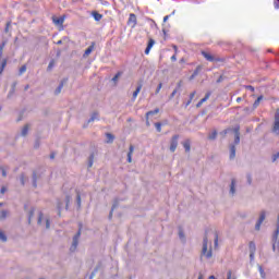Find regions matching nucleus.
<instances>
[{
  "label": "nucleus",
  "instance_id": "1",
  "mask_svg": "<svg viewBox=\"0 0 279 279\" xmlns=\"http://www.w3.org/2000/svg\"><path fill=\"white\" fill-rule=\"evenodd\" d=\"M201 256H204L205 258H213V245L208 241V235L204 236Z\"/></svg>",
  "mask_w": 279,
  "mask_h": 279
},
{
  "label": "nucleus",
  "instance_id": "2",
  "mask_svg": "<svg viewBox=\"0 0 279 279\" xmlns=\"http://www.w3.org/2000/svg\"><path fill=\"white\" fill-rule=\"evenodd\" d=\"M241 128L235 126L234 129H227L222 132L223 136H226V134H230V132H233L234 134V145H239V143H241V132H240Z\"/></svg>",
  "mask_w": 279,
  "mask_h": 279
},
{
  "label": "nucleus",
  "instance_id": "3",
  "mask_svg": "<svg viewBox=\"0 0 279 279\" xmlns=\"http://www.w3.org/2000/svg\"><path fill=\"white\" fill-rule=\"evenodd\" d=\"M37 223L38 226H45L46 230H49V228H51V222L49 221V217H45L43 213H39Z\"/></svg>",
  "mask_w": 279,
  "mask_h": 279
},
{
  "label": "nucleus",
  "instance_id": "4",
  "mask_svg": "<svg viewBox=\"0 0 279 279\" xmlns=\"http://www.w3.org/2000/svg\"><path fill=\"white\" fill-rule=\"evenodd\" d=\"M80 236H82V229H80L77 233L73 236L70 252H75V250H77V245H80Z\"/></svg>",
  "mask_w": 279,
  "mask_h": 279
},
{
  "label": "nucleus",
  "instance_id": "5",
  "mask_svg": "<svg viewBox=\"0 0 279 279\" xmlns=\"http://www.w3.org/2000/svg\"><path fill=\"white\" fill-rule=\"evenodd\" d=\"M272 133H275L276 136H279V109H277L275 113V121L272 124Z\"/></svg>",
  "mask_w": 279,
  "mask_h": 279
},
{
  "label": "nucleus",
  "instance_id": "6",
  "mask_svg": "<svg viewBox=\"0 0 279 279\" xmlns=\"http://www.w3.org/2000/svg\"><path fill=\"white\" fill-rule=\"evenodd\" d=\"M266 217H267L266 210H263L259 213V218L255 225V230H257V231L260 230V226H263V221H265Z\"/></svg>",
  "mask_w": 279,
  "mask_h": 279
},
{
  "label": "nucleus",
  "instance_id": "7",
  "mask_svg": "<svg viewBox=\"0 0 279 279\" xmlns=\"http://www.w3.org/2000/svg\"><path fill=\"white\" fill-rule=\"evenodd\" d=\"M178 138H180V135H173L170 142V151L173 154L175 149H178Z\"/></svg>",
  "mask_w": 279,
  "mask_h": 279
},
{
  "label": "nucleus",
  "instance_id": "8",
  "mask_svg": "<svg viewBox=\"0 0 279 279\" xmlns=\"http://www.w3.org/2000/svg\"><path fill=\"white\" fill-rule=\"evenodd\" d=\"M279 234L276 235V232L272 234V251L274 252H279Z\"/></svg>",
  "mask_w": 279,
  "mask_h": 279
},
{
  "label": "nucleus",
  "instance_id": "9",
  "mask_svg": "<svg viewBox=\"0 0 279 279\" xmlns=\"http://www.w3.org/2000/svg\"><path fill=\"white\" fill-rule=\"evenodd\" d=\"M229 151H230V160H234V158H236V146H234V144H231L229 146Z\"/></svg>",
  "mask_w": 279,
  "mask_h": 279
},
{
  "label": "nucleus",
  "instance_id": "10",
  "mask_svg": "<svg viewBox=\"0 0 279 279\" xmlns=\"http://www.w3.org/2000/svg\"><path fill=\"white\" fill-rule=\"evenodd\" d=\"M52 23H54V25L62 27V25H64V16H60V17H52Z\"/></svg>",
  "mask_w": 279,
  "mask_h": 279
},
{
  "label": "nucleus",
  "instance_id": "11",
  "mask_svg": "<svg viewBox=\"0 0 279 279\" xmlns=\"http://www.w3.org/2000/svg\"><path fill=\"white\" fill-rule=\"evenodd\" d=\"M93 51H95V43H92V45L85 50L83 58H88Z\"/></svg>",
  "mask_w": 279,
  "mask_h": 279
},
{
  "label": "nucleus",
  "instance_id": "12",
  "mask_svg": "<svg viewBox=\"0 0 279 279\" xmlns=\"http://www.w3.org/2000/svg\"><path fill=\"white\" fill-rule=\"evenodd\" d=\"M156 45V41L154 39H149L148 45L145 49L146 56H149V51H151V48Z\"/></svg>",
  "mask_w": 279,
  "mask_h": 279
},
{
  "label": "nucleus",
  "instance_id": "13",
  "mask_svg": "<svg viewBox=\"0 0 279 279\" xmlns=\"http://www.w3.org/2000/svg\"><path fill=\"white\" fill-rule=\"evenodd\" d=\"M202 56L207 59L208 62H215V57H213V54L206 52V51H203L202 52Z\"/></svg>",
  "mask_w": 279,
  "mask_h": 279
},
{
  "label": "nucleus",
  "instance_id": "14",
  "mask_svg": "<svg viewBox=\"0 0 279 279\" xmlns=\"http://www.w3.org/2000/svg\"><path fill=\"white\" fill-rule=\"evenodd\" d=\"M95 121H99V113L98 112H94L90 118L88 119L87 123H93Z\"/></svg>",
  "mask_w": 279,
  "mask_h": 279
},
{
  "label": "nucleus",
  "instance_id": "15",
  "mask_svg": "<svg viewBox=\"0 0 279 279\" xmlns=\"http://www.w3.org/2000/svg\"><path fill=\"white\" fill-rule=\"evenodd\" d=\"M179 239L182 243H186V235L184 234V230H182V228H179Z\"/></svg>",
  "mask_w": 279,
  "mask_h": 279
},
{
  "label": "nucleus",
  "instance_id": "16",
  "mask_svg": "<svg viewBox=\"0 0 279 279\" xmlns=\"http://www.w3.org/2000/svg\"><path fill=\"white\" fill-rule=\"evenodd\" d=\"M234 193H236V181L233 179L230 185V195H234Z\"/></svg>",
  "mask_w": 279,
  "mask_h": 279
},
{
  "label": "nucleus",
  "instance_id": "17",
  "mask_svg": "<svg viewBox=\"0 0 279 279\" xmlns=\"http://www.w3.org/2000/svg\"><path fill=\"white\" fill-rule=\"evenodd\" d=\"M199 71H202V65H198L195 71L193 72V74L190 76V81L195 80V77H197V75H199Z\"/></svg>",
  "mask_w": 279,
  "mask_h": 279
},
{
  "label": "nucleus",
  "instance_id": "18",
  "mask_svg": "<svg viewBox=\"0 0 279 279\" xmlns=\"http://www.w3.org/2000/svg\"><path fill=\"white\" fill-rule=\"evenodd\" d=\"M134 154V145H130L128 153V162H132V155Z\"/></svg>",
  "mask_w": 279,
  "mask_h": 279
},
{
  "label": "nucleus",
  "instance_id": "19",
  "mask_svg": "<svg viewBox=\"0 0 279 279\" xmlns=\"http://www.w3.org/2000/svg\"><path fill=\"white\" fill-rule=\"evenodd\" d=\"M143 88V85H138L135 89V92L133 93V101H136V97H138V94L141 93Z\"/></svg>",
  "mask_w": 279,
  "mask_h": 279
},
{
  "label": "nucleus",
  "instance_id": "20",
  "mask_svg": "<svg viewBox=\"0 0 279 279\" xmlns=\"http://www.w3.org/2000/svg\"><path fill=\"white\" fill-rule=\"evenodd\" d=\"M129 23H132L133 27L136 26V14H134V13L130 14Z\"/></svg>",
  "mask_w": 279,
  "mask_h": 279
},
{
  "label": "nucleus",
  "instance_id": "21",
  "mask_svg": "<svg viewBox=\"0 0 279 279\" xmlns=\"http://www.w3.org/2000/svg\"><path fill=\"white\" fill-rule=\"evenodd\" d=\"M29 132V124H25L21 131V136H27Z\"/></svg>",
  "mask_w": 279,
  "mask_h": 279
},
{
  "label": "nucleus",
  "instance_id": "22",
  "mask_svg": "<svg viewBox=\"0 0 279 279\" xmlns=\"http://www.w3.org/2000/svg\"><path fill=\"white\" fill-rule=\"evenodd\" d=\"M62 88H64L63 82H61L60 85L57 87V89L54 90V95H60V93H62Z\"/></svg>",
  "mask_w": 279,
  "mask_h": 279
},
{
  "label": "nucleus",
  "instance_id": "23",
  "mask_svg": "<svg viewBox=\"0 0 279 279\" xmlns=\"http://www.w3.org/2000/svg\"><path fill=\"white\" fill-rule=\"evenodd\" d=\"M76 205L77 208H82V196L80 195V192L76 194Z\"/></svg>",
  "mask_w": 279,
  "mask_h": 279
},
{
  "label": "nucleus",
  "instance_id": "24",
  "mask_svg": "<svg viewBox=\"0 0 279 279\" xmlns=\"http://www.w3.org/2000/svg\"><path fill=\"white\" fill-rule=\"evenodd\" d=\"M158 112H160V109H155V110H153V111H148V112L146 113V117H147V119H149V117H151V116H154V114H158Z\"/></svg>",
  "mask_w": 279,
  "mask_h": 279
},
{
  "label": "nucleus",
  "instance_id": "25",
  "mask_svg": "<svg viewBox=\"0 0 279 279\" xmlns=\"http://www.w3.org/2000/svg\"><path fill=\"white\" fill-rule=\"evenodd\" d=\"M107 137V143H113L114 141V135H112L111 133H107L106 134Z\"/></svg>",
  "mask_w": 279,
  "mask_h": 279
},
{
  "label": "nucleus",
  "instance_id": "26",
  "mask_svg": "<svg viewBox=\"0 0 279 279\" xmlns=\"http://www.w3.org/2000/svg\"><path fill=\"white\" fill-rule=\"evenodd\" d=\"M210 95H213V93L207 92L206 95H205V97H204L203 99H201V101H202L203 104H206V101H208V99H210Z\"/></svg>",
  "mask_w": 279,
  "mask_h": 279
},
{
  "label": "nucleus",
  "instance_id": "27",
  "mask_svg": "<svg viewBox=\"0 0 279 279\" xmlns=\"http://www.w3.org/2000/svg\"><path fill=\"white\" fill-rule=\"evenodd\" d=\"M8 65V61L4 59L2 62H1V66H0V75L1 73H3L5 66Z\"/></svg>",
  "mask_w": 279,
  "mask_h": 279
},
{
  "label": "nucleus",
  "instance_id": "28",
  "mask_svg": "<svg viewBox=\"0 0 279 279\" xmlns=\"http://www.w3.org/2000/svg\"><path fill=\"white\" fill-rule=\"evenodd\" d=\"M208 138L209 141H215V138H217V131H213L211 133H209Z\"/></svg>",
  "mask_w": 279,
  "mask_h": 279
},
{
  "label": "nucleus",
  "instance_id": "29",
  "mask_svg": "<svg viewBox=\"0 0 279 279\" xmlns=\"http://www.w3.org/2000/svg\"><path fill=\"white\" fill-rule=\"evenodd\" d=\"M0 241H2L3 243L8 241V236H5V233L2 230H0Z\"/></svg>",
  "mask_w": 279,
  "mask_h": 279
},
{
  "label": "nucleus",
  "instance_id": "30",
  "mask_svg": "<svg viewBox=\"0 0 279 279\" xmlns=\"http://www.w3.org/2000/svg\"><path fill=\"white\" fill-rule=\"evenodd\" d=\"M263 99V96H259L256 100H255V102L253 104V107L254 108H258V106H260V100Z\"/></svg>",
  "mask_w": 279,
  "mask_h": 279
},
{
  "label": "nucleus",
  "instance_id": "31",
  "mask_svg": "<svg viewBox=\"0 0 279 279\" xmlns=\"http://www.w3.org/2000/svg\"><path fill=\"white\" fill-rule=\"evenodd\" d=\"M183 147H184L185 151H187V153L191 151V143L184 142Z\"/></svg>",
  "mask_w": 279,
  "mask_h": 279
},
{
  "label": "nucleus",
  "instance_id": "32",
  "mask_svg": "<svg viewBox=\"0 0 279 279\" xmlns=\"http://www.w3.org/2000/svg\"><path fill=\"white\" fill-rule=\"evenodd\" d=\"M276 234L275 236H277V234H279V213L277 215V225H276V230H275Z\"/></svg>",
  "mask_w": 279,
  "mask_h": 279
},
{
  "label": "nucleus",
  "instance_id": "33",
  "mask_svg": "<svg viewBox=\"0 0 279 279\" xmlns=\"http://www.w3.org/2000/svg\"><path fill=\"white\" fill-rule=\"evenodd\" d=\"M155 128H156L157 132H162V124L160 122H156Z\"/></svg>",
  "mask_w": 279,
  "mask_h": 279
},
{
  "label": "nucleus",
  "instance_id": "34",
  "mask_svg": "<svg viewBox=\"0 0 279 279\" xmlns=\"http://www.w3.org/2000/svg\"><path fill=\"white\" fill-rule=\"evenodd\" d=\"M250 252L256 253V244L254 242H250Z\"/></svg>",
  "mask_w": 279,
  "mask_h": 279
},
{
  "label": "nucleus",
  "instance_id": "35",
  "mask_svg": "<svg viewBox=\"0 0 279 279\" xmlns=\"http://www.w3.org/2000/svg\"><path fill=\"white\" fill-rule=\"evenodd\" d=\"M8 218V210H2L0 213V219H7Z\"/></svg>",
  "mask_w": 279,
  "mask_h": 279
},
{
  "label": "nucleus",
  "instance_id": "36",
  "mask_svg": "<svg viewBox=\"0 0 279 279\" xmlns=\"http://www.w3.org/2000/svg\"><path fill=\"white\" fill-rule=\"evenodd\" d=\"M94 19H95V21H101L102 15L99 14V13H97V12H95V13H94Z\"/></svg>",
  "mask_w": 279,
  "mask_h": 279
},
{
  "label": "nucleus",
  "instance_id": "37",
  "mask_svg": "<svg viewBox=\"0 0 279 279\" xmlns=\"http://www.w3.org/2000/svg\"><path fill=\"white\" fill-rule=\"evenodd\" d=\"M258 269H259L260 277L265 279L266 274H265V270L263 269V266H258Z\"/></svg>",
  "mask_w": 279,
  "mask_h": 279
},
{
  "label": "nucleus",
  "instance_id": "38",
  "mask_svg": "<svg viewBox=\"0 0 279 279\" xmlns=\"http://www.w3.org/2000/svg\"><path fill=\"white\" fill-rule=\"evenodd\" d=\"M122 73L121 72H118L113 78H112V82H118L119 81V77H121Z\"/></svg>",
  "mask_w": 279,
  "mask_h": 279
},
{
  "label": "nucleus",
  "instance_id": "39",
  "mask_svg": "<svg viewBox=\"0 0 279 279\" xmlns=\"http://www.w3.org/2000/svg\"><path fill=\"white\" fill-rule=\"evenodd\" d=\"M117 206H119V204L116 202L113 205H112V208H111V211L109 214V217L112 218V213H114V208H117Z\"/></svg>",
  "mask_w": 279,
  "mask_h": 279
},
{
  "label": "nucleus",
  "instance_id": "40",
  "mask_svg": "<svg viewBox=\"0 0 279 279\" xmlns=\"http://www.w3.org/2000/svg\"><path fill=\"white\" fill-rule=\"evenodd\" d=\"M160 90H162V83H159L156 90H155V95H158V93H160Z\"/></svg>",
  "mask_w": 279,
  "mask_h": 279
},
{
  "label": "nucleus",
  "instance_id": "41",
  "mask_svg": "<svg viewBox=\"0 0 279 279\" xmlns=\"http://www.w3.org/2000/svg\"><path fill=\"white\" fill-rule=\"evenodd\" d=\"M25 71H27V65H22L20 68V75H23V73H25Z\"/></svg>",
  "mask_w": 279,
  "mask_h": 279
},
{
  "label": "nucleus",
  "instance_id": "42",
  "mask_svg": "<svg viewBox=\"0 0 279 279\" xmlns=\"http://www.w3.org/2000/svg\"><path fill=\"white\" fill-rule=\"evenodd\" d=\"M214 245H215V247H217L219 245V236L217 235V233H215Z\"/></svg>",
  "mask_w": 279,
  "mask_h": 279
},
{
  "label": "nucleus",
  "instance_id": "43",
  "mask_svg": "<svg viewBox=\"0 0 279 279\" xmlns=\"http://www.w3.org/2000/svg\"><path fill=\"white\" fill-rule=\"evenodd\" d=\"M34 217V209H31L28 215V223H32V218Z\"/></svg>",
  "mask_w": 279,
  "mask_h": 279
},
{
  "label": "nucleus",
  "instance_id": "44",
  "mask_svg": "<svg viewBox=\"0 0 279 279\" xmlns=\"http://www.w3.org/2000/svg\"><path fill=\"white\" fill-rule=\"evenodd\" d=\"M279 159V151L277 154H274L271 157L272 162H276V160Z\"/></svg>",
  "mask_w": 279,
  "mask_h": 279
},
{
  "label": "nucleus",
  "instance_id": "45",
  "mask_svg": "<svg viewBox=\"0 0 279 279\" xmlns=\"http://www.w3.org/2000/svg\"><path fill=\"white\" fill-rule=\"evenodd\" d=\"M57 208H58L59 215H60V210H62V202H60V201L57 202Z\"/></svg>",
  "mask_w": 279,
  "mask_h": 279
},
{
  "label": "nucleus",
  "instance_id": "46",
  "mask_svg": "<svg viewBox=\"0 0 279 279\" xmlns=\"http://www.w3.org/2000/svg\"><path fill=\"white\" fill-rule=\"evenodd\" d=\"M175 95H178V89H174V90L171 93L169 99H173V97H175Z\"/></svg>",
  "mask_w": 279,
  "mask_h": 279
},
{
  "label": "nucleus",
  "instance_id": "47",
  "mask_svg": "<svg viewBox=\"0 0 279 279\" xmlns=\"http://www.w3.org/2000/svg\"><path fill=\"white\" fill-rule=\"evenodd\" d=\"M53 64H56V62L53 60L50 61V63L48 64V71H51V69H53Z\"/></svg>",
  "mask_w": 279,
  "mask_h": 279
},
{
  "label": "nucleus",
  "instance_id": "48",
  "mask_svg": "<svg viewBox=\"0 0 279 279\" xmlns=\"http://www.w3.org/2000/svg\"><path fill=\"white\" fill-rule=\"evenodd\" d=\"M0 169H1L3 178H7L8 177V172L5 171V168L1 167Z\"/></svg>",
  "mask_w": 279,
  "mask_h": 279
},
{
  "label": "nucleus",
  "instance_id": "49",
  "mask_svg": "<svg viewBox=\"0 0 279 279\" xmlns=\"http://www.w3.org/2000/svg\"><path fill=\"white\" fill-rule=\"evenodd\" d=\"M227 279H234V277H232V270L227 272Z\"/></svg>",
  "mask_w": 279,
  "mask_h": 279
},
{
  "label": "nucleus",
  "instance_id": "50",
  "mask_svg": "<svg viewBox=\"0 0 279 279\" xmlns=\"http://www.w3.org/2000/svg\"><path fill=\"white\" fill-rule=\"evenodd\" d=\"M246 90H251V93H254V86L247 85L245 86Z\"/></svg>",
  "mask_w": 279,
  "mask_h": 279
},
{
  "label": "nucleus",
  "instance_id": "51",
  "mask_svg": "<svg viewBox=\"0 0 279 279\" xmlns=\"http://www.w3.org/2000/svg\"><path fill=\"white\" fill-rule=\"evenodd\" d=\"M10 25H11V23L8 22V23H7V26H5V28H4L5 34H8V32H10Z\"/></svg>",
  "mask_w": 279,
  "mask_h": 279
},
{
  "label": "nucleus",
  "instance_id": "52",
  "mask_svg": "<svg viewBox=\"0 0 279 279\" xmlns=\"http://www.w3.org/2000/svg\"><path fill=\"white\" fill-rule=\"evenodd\" d=\"M254 254H256V253H254V251H250V258H251V260H254Z\"/></svg>",
  "mask_w": 279,
  "mask_h": 279
},
{
  "label": "nucleus",
  "instance_id": "53",
  "mask_svg": "<svg viewBox=\"0 0 279 279\" xmlns=\"http://www.w3.org/2000/svg\"><path fill=\"white\" fill-rule=\"evenodd\" d=\"M33 185L36 187V173L33 174Z\"/></svg>",
  "mask_w": 279,
  "mask_h": 279
},
{
  "label": "nucleus",
  "instance_id": "54",
  "mask_svg": "<svg viewBox=\"0 0 279 279\" xmlns=\"http://www.w3.org/2000/svg\"><path fill=\"white\" fill-rule=\"evenodd\" d=\"M204 105V102L202 100H199L196 105V108H202V106Z\"/></svg>",
  "mask_w": 279,
  "mask_h": 279
},
{
  "label": "nucleus",
  "instance_id": "55",
  "mask_svg": "<svg viewBox=\"0 0 279 279\" xmlns=\"http://www.w3.org/2000/svg\"><path fill=\"white\" fill-rule=\"evenodd\" d=\"M195 92H193L192 94H190V99L193 101V99L195 98Z\"/></svg>",
  "mask_w": 279,
  "mask_h": 279
},
{
  "label": "nucleus",
  "instance_id": "56",
  "mask_svg": "<svg viewBox=\"0 0 279 279\" xmlns=\"http://www.w3.org/2000/svg\"><path fill=\"white\" fill-rule=\"evenodd\" d=\"M20 180H21V184H25V177L23 174L21 175Z\"/></svg>",
  "mask_w": 279,
  "mask_h": 279
},
{
  "label": "nucleus",
  "instance_id": "57",
  "mask_svg": "<svg viewBox=\"0 0 279 279\" xmlns=\"http://www.w3.org/2000/svg\"><path fill=\"white\" fill-rule=\"evenodd\" d=\"M175 60H178V57H175V54H173V56L171 57V61H172V62H175Z\"/></svg>",
  "mask_w": 279,
  "mask_h": 279
},
{
  "label": "nucleus",
  "instance_id": "58",
  "mask_svg": "<svg viewBox=\"0 0 279 279\" xmlns=\"http://www.w3.org/2000/svg\"><path fill=\"white\" fill-rule=\"evenodd\" d=\"M275 8L278 10L279 9V0H277L276 2H275Z\"/></svg>",
  "mask_w": 279,
  "mask_h": 279
},
{
  "label": "nucleus",
  "instance_id": "59",
  "mask_svg": "<svg viewBox=\"0 0 279 279\" xmlns=\"http://www.w3.org/2000/svg\"><path fill=\"white\" fill-rule=\"evenodd\" d=\"M192 101H193L192 99H189L187 102L185 104V107L187 108V106H191Z\"/></svg>",
  "mask_w": 279,
  "mask_h": 279
},
{
  "label": "nucleus",
  "instance_id": "60",
  "mask_svg": "<svg viewBox=\"0 0 279 279\" xmlns=\"http://www.w3.org/2000/svg\"><path fill=\"white\" fill-rule=\"evenodd\" d=\"M167 21H169V15H166V16L163 17V23H167Z\"/></svg>",
  "mask_w": 279,
  "mask_h": 279
},
{
  "label": "nucleus",
  "instance_id": "61",
  "mask_svg": "<svg viewBox=\"0 0 279 279\" xmlns=\"http://www.w3.org/2000/svg\"><path fill=\"white\" fill-rule=\"evenodd\" d=\"M247 182H248V184H252V177L251 175L247 177Z\"/></svg>",
  "mask_w": 279,
  "mask_h": 279
},
{
  "label": "nucleus",
  "instance_id": "62",
  "mask_svg": "<svg viewBox=\"0 0 279 279\" xmlns=\"http://www.w3.org/2000/svg\"><path fill=\"white\" fill-rule=\"evenodd\" d=\"M88 167H93V159H89Z\"/></svg>",
  "mask_w": 279,
  "mask_h": 279
},
{
  "label": "nucleus",
  "instance_id": "63",
  "mask_svg": "<svg viewBox=\"0 0 279 279\" xmlns=\"http://www.w3.org/2000/svg\"><path fill=\"white\" fill-rule=\"evenodd\" d=\"M146 125L149 128V118L146 117Z\"/></svg>",
  "mask_w": 279,
  "mask_h": 279
},
{
  "label": "nucleus",
  "instance_id": "64",
  "mask_svg": "<svg viewBox=\"0 0 279 279\" xmlns=\"http://www.w3.org/2000/svg\"><path fill=\"white\" fill-rule=\"evenodd\" d=\"M5 191H7L5 187H2L0 192L3 195V193H5Z\"/></svg>",
  "mask_w": 279,
  "mask_h": 279
}]
</instances>
